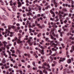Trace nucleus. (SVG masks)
Wrapping results in <instances>:
<instances>
[{
  "label": "nucleus",
  "mask_w": 74,
  "mask_h": 74,
  "mask_svg": "<svg viewBox=\"0 0 74 74\" xmlns=\"http://www.w3.org/2000/svg\"><path fill=\"white\" fill-rule=\"evenodd\" d=\"M50 36H51L50 38L52 40H53L55 41V43H57V44H59V42H58L57 41H56V38H54L53 36L51 34H50L49 35ZM57 45H58V44H57Z\"/></svg>",
  "instance_id": "obj_1"
},
{
  "label": "nucleus",
  "mask_w": 74,
  "mask_h": 74,
  "mask_svg": "<svg viewBox=\"0 0 74 74\" xmlns=\"http://www.w3.org/2000/svg\"><path fill=\"white\" fill-rule=\"evenodd\" d=\"M45 6H46V7L45 8L46 10H48V8H50V5H49V3H46L45 4Z\"/></svg>",
  "instance_id": "obj_2"
},
{
  "label": "nucleus",
  "mask_w": 74,
  "mask_h": 74,
  "mask_svg": "<svg viewBox=\"0 0 74 74\" xmlns=\"http://www.w3.org/2000/svg\"><path fill=\"white\" fill-rule=\"evenodd\" d=\"M51 3H53L55 4V7H58V3L56 2V0H52Z\"/></svg>",
  "instance_id": "obj_3"
},
{
  "label": "nucleus",
  "mask_w": 74,
  "mask_h": 74,
  "mask_svg": "<svg viewBox=\"0 0 74 74\" xmlns=\"http://www.w3.org/2000/svg\"><path fill=\"white\" fill-rule=\"evenodd\" d=\"M18 5L17 6L19 8V7H21L22 5V4L21 3V2H17Z\"/></svg>",
  "instance_id": "obj_4"
},
{
  "label": "nucleus",
  "mask_w": 74,
  "mask_h": 74,
  "mask_svg": "<svg viewBox=\"0 0 74 74\" xmlns=\"http://www.w3.org/2000/svg\"><path fill=\"white\" fill-rule=\"evenodd\" d=\"M1 25L2 26H3L4 27V28L5 29H6L7 28V26H5V24L4 23H2L1 24Z\"/></svg>",
  "instance_id": "obj_5"
},
{
  "label": "nucleus",
  "mask_w": 74,
  "mask_h": 74,
  "mask_svg": "<svg viewBox=\"0 0 74 74\" xmlns=\"http://www.w3.org/2000/svg\"><path fill=\"white\" fill-rule=\"evenodd\" d=\"M71 60L70 59H68L67 60V63L69 64H70V63H71Z\"/></svg>",
  "instance_id": "obj_6"
},
{
  "label": "nucleus",
  "mask_w": 74,
  "mask_h": 74,
  "mask_svg": "<svg viewBox=\"0 0 74 74\" xmlns=\"http://www.w3.org/2000/svg\"><path fill=\"white\" fill-rule=\"evenodd\" d=\"M44 65L45 66H47L48 68H50V66H49V65L48 64H47V62L45 63H44Z\"/></svg>",
  "instance_id": "obj_7"
},
{
  "label": "nucleus",
  "mask_w": 74,
  "mask_h": 74,
  "mask_svg": "<svg viewBox=\"0 0 74 74\" xmlns=\"http://www.w3.org/2000/svg\"><path fill=\"white\" fill-rule=\"evenodd\" d=\"M31 23H30L29 22V21L27 20V23H26V25H29V26H31L30 25Z\"/></svg>",
  "instance_id": "obj_8"
},
{
  "label": "nucleus",
  "mask_w": 74,
  "mask_h": 74,
  "mask_svg": "<svg viewBox=\"0 0 74 74\" xmlns=\"http://www.w3.org/2000/svg\"><path fill=\"white\" fill-rule=\"evenodd\" d=\"M74 50V45H72V49L70 51V52L71 53H72L73 52V51Z\"/></svg>",
  "instance_id": "obj_9"
},
{
  "label": "nucleus",
  "mask_w": 74,
  "mask_h": 74,
  "mask_svg": "<svg viewBox=\"0 0 74 74\" xmlns=\"http://www.w3.org/2000/svg\"><path fill=\"white\" fill-rule=\"evenodd\" d=\"M10 31L8 29H5V33H10Z\"/></svg>",
  "instance_id": "obj_10"
},
{
  "label": "nucleus",
  "mask_w": 74,
  "mask_h": 74,
  "mask_svg": "<svg viewBox=\"0 0 74 74\" xmlns=\"http://www.w3.org/2000/svg\"><path fill=\"white\" fill-rule=\"evenodd\" d=\"M10 34L9 35L10 37H13V32H10Z\"/></svg>",
  "instance_id": "obj_11"
},
{
  "label": "nucleus",
  "mask_w": 74,
  "mask_h": 74,
  "mask_svg": "<svg viewBox=\"0 0 74 74\" xmlns=\"http://www.w3.org/2000/svg\"><path fill=\"white\" fill-rule=\"evenodd\" d=\"M62 6H63V7H67V6H68V5L67 4H64V3H63L62 4Z\"/></svg>",
  "instance_id": "obj_12"
},
{
  "label": "nucleus",
  "mask_w": 74,
  "mask_h": 74,
  "mask_svg": "<svg viewBox=\"0 0 74 74\" xmlns=\"http://www.w3.org/2000/svg\"><path fill=\"white\" fill-rule=\"evenodd\" d=\"M55 11V9H53L52 10H50V13H51V14H53V11Z\"/></svg>",
  "instance_id": "obj_13"
},
{
  "label": "nucleus",
  "mask_w": 74,
  "mask_h": 74,
  "mask_svg": "<svg viewBox=\"0 0 74 74\" xmlns=\"http://www.w3.org/2000/svg\"><path fill=\"white\" fill-rule=\"evenodd\" d=\"M51 50L52 51H57L56 49H55L54 48H52L51 49Z\"/></svg>",
  "instance_id": "obj_14"
},
{
  "label": "nucleus",
  "mask_w": 74,
  "mask_h": 74,
  "mask_svg": "<svg viewBox=\"0 0 74 74\" xmlns=\"http://www.w3.org/2000/svg\"><path fill=\"white\" fill-rule=\"evenodd\" d=\"M61 45L62 48H64L65 47V45L63 43L61 44Z\"/></svg>",
  "instance_id": "obj_15"
},
{
  "label": "nucleus",
  "mask_w": 74,
  "mask_h": 74,
  "mask_svg": "<svg viewBox=\"0 0 74 74\" xmlns=\"http://www.w3.org/2000/svg\"><path fill=\"white\" fill-rule=\"evenodd\" d=\"M3 43L4 44V45H7V42L5 41H3Z\"/></svg>",
  "instance_id": "obj_16"
},
{
  "label": "nucleus",
  "mask_w": 74,
  "mask_h": 74,
  "mask_svg": "<svg viewBox=\"0 0 74 74\" xmlns=\"http://www.w3.org/2000/svg\"><path fill=\"white\" fill-rule=\"evenodd\" d=\"M29 7H32V8H33V7H35V5L34 4H33L32 5H29Z\"/></svg>",
  "instance_id": "obj_17"
},
{
  "label": "nucleus",
  "mask_w": 74,
  "mask_h": 74,
  "mask_svg": "<svg viewBox=\"0 0 74 74\" xmlns=\"http://www.w3.org/2000/svg\"><path fill=\"white\" fill-rule=\"evenodd\" d=\"M8 27V29H9L8 30H11V29L12 28L11 26V25H9Z\"/></svg>",
  "instance_id": "obj_18"
},
{
  "label": "nucleus",
  "mask_w": 74,
  "mask_h": 74,
  "mask_svg": "<svg viewBox=\"0 0 74 74\" xmlns=\"http://www.w3.org/2000/svg\"><path fill=\"white\" fill-rule=\"evenodd\" d=\"M6 48L8 50L9 49H10V46H9V45H8L6 46Z\"/></svg>",
  "instance_id": "obj_19"
},
{
  "label": "nucleus",
  "mask_w": 74,
  "mask_h": 74,
  "mask_svg": "<svg viewBox=\"0 0 74 74\" xmlns=\"http://www.w3.org/2000/svg\"><path fill=\"white\" fill-rule=\"evenodd\" d=\"M5 62H6V61L5 60H3L2 61L3 63V64H4V63H5Z\"/></svg>",
  "instance_id": "obj_20"
},
{
  "label": "nucleus",
  "mask_w": 74,
  "mask_h": 74,
  "mask_svg": "<svg viewBox=\"0 0 74 74\" xmlns=\"http://www.w3.org/2000/svg\"><path fill=\"white\" fill-rule=\"evenodd\" d=\"M14 32H18V29H15L14 30Z\"/></svg>",
  "instance_id": "obj_21"
},
{
  "label": "nucleus",
  "mask_w": 74,
  "mask_h": 74,
  "mask_svg": "<svg viewBox=\"0 0 74 74\" xmlns=\"http://www.w3.org/2000/svg\"><path fill=\"white\" fill-rule=\"evenodd\" d=\"M11 27L12 28V29H15V27L14 25H12L11 26Z\"/></svg>",
  "instance_id": "obj_22"
},
{
  "label": "nucleus",
  "mask_w": 74,
  "mask_h": 74,
  "mask_svg": "<svg viewBox=\"0 0 74 74\" xmlns=\"http://www.w3.org/2000/svg\"><path fill=\"white\" fill-rule=\"evenodd\" d=\"M44 50H42V52H41V53L42 55H44Z\"/></svg>",
  "instance_id": "obj_23"
},
{
  "label": "nucleus",
  "mask_w": 74,
  "mask_h": 74,
  "mask_svg": "<svg viewBox=\"0 0 74 74\" xmlns=\"http://www.w3.org/2000/svg\"><path fill=\"white\" fill-rule=\"evenodd\" d=\"M13 5H14V7H15V5H16V2L13 3Z\"/></svg>",
  "instance_id": "obj_24"
},
{
  "label": "nucleus",
  "mask_w": 74,
  "mask_h": 74,
  "mask_svg": "<svg viewBox=\"0 0 74 74\" xmlns=\"http://www.w3.org/2000/svg\"><path fill=\"white\" fill-rule=\"evenodd\" d=\"M42 69H43L44 70H45L46 69V67H45V66H42Z\"/></svg>",
  "instance_id": "obj_25"
},
{
  "label": "nucleus",
  "mask_w": 74,
  "mask_h": 74,
  "mask_svg": "<svg viewBox=\"0 0 74 74\" xmlns=\"http://www.w3.org/2000/svg\"><path fill=\"white\" fill-rule=\"evenodd\" d=\"M59 21V18H57V19H56V20H55L54 21L55 22H58Z\"/></svg>",
  "instance_id": "obj_26"
},
{
  "label": "nucleus",
  "mask_w": 74,
  "mask_h": 74,
  "mask_svg": "<svg viewBox=\"0 0 74 74\" xmlns=\"http://www.w3.org/2000/svg\"><path fill=\"white\" fill-rule=\"evenodd\" d=\"M37 0H35V1H34V3L35 4V3H37Z\"/></svg>",
  "instance_id": "obj_27"
},
{
  "label": "nucleus",
  "mask_w": 74,
  "mask_h": 74,
  "mask_svg": "<svg viewBox=\"0 0 74 74\" xmlns=\"http://www.w3.org/2000/svg\"><path fill=\"white\" fill-rule=\"evenodd\" d=\"M53 72L54 73V74H58V72H57L56 71H55Z\"/></svg>",
  "instance_id": "obj_28"
},
{
  "label": "nucleus",
  "mask_w": 74,
  "mask_h": 74,
  "mask_svg": "<svg viewBox=\"0 0 74 74\" xmlns=\"http://www.w3.org/2000/svg\"><path fill=\"white\" fill-rule=\"evenodd\" d=\"M13 67L14 68H16V69H18V67L16 66H14Z\"/></svg>",
  "instance_id": "obj_29"
},
{
  "label": "nucleus",
  "mask_w": 74,
  "mask_h": 74,
  "mask_svg": "<svg viewBox=\"0 0 74 74\" xmlns=\"http://www.w3.org/2000/svg\"><path fill=\"white\" fill-rule=\"evenodd\" d=\"M25 2L26 3H29V1L28 0H26Z\"/></svg>",
  "instance_id": "obj_30"
},
{
  "label": "nucleus",
  "mask_w": 74,
  "mask_h": 74,
  "mask_svg": "<svg viewBox=\"0 0 74 74\" xmlns=\"http://www.w3.org/2000/svg\"><path fill=\"white\" fill-rule=\"evenodd\" d=\"M53 64H57V63L56 62V61H53Z\"/></svg>",
  "instance_id": "obj_31"
},
{
  "label": "nucleus",
  "mask_w": 74,
  "mask_h": 74,
  "mask_svg": "<svg viewBox=\"0 0 74 74\" xmlns=\"http://www.w3.org/2000/svg\"><path fill=\"white\" fill-rule=\"evenodd\" d=\"M66 60V58H63L62 59V62H64V60Z\"/></svg>",
  "instance_id": "obj_32"
},
{
  "label": "nucleus",
  "mask_w": 74,
  "mask_h": 74,
  "mask_svg": "<svg viewBox=\"0 0 74 74\" xmlns=\"http://www.w3.org/2000/svg\"><path fill=\"white\" fill-rule=\"evenodd\" d=\"M35 64H36V62H32V64L34 65V66H35Z\"/></svg>",
  "instance_id": "obj_33"
},
{
  "label": "nucleus",
  "mask_w": 74,
  "mask_h": 74,
  "mask_svg": "<svg viewBox=\"0 0 74 74\" xmlns=\"http://www.w3.org/2000/svg\"><path fill=\"white\" fill-rule=\"evenodd\" d=\"M67 21L66 20H65L64 21V23H67Z\"/></svg>",
  "instance_id": "obj_34"
},
{
  "label": "nucleus",
  "mask_w": 74,
  "mask_h": 74,
  "mask_svg": "<svg viewBox=\"0 0 74 74\" xmlns=\"http://www.w3.org/2000/svg\"><path fill=\"white\" fill-rule=\"evenodd\" d=\"M71 34V33H70V32H69L68 33H67V36H69V35H70Z\"/></svg>",
  "instance_id": "obj_35"
},
{
  "label": "nucleus",
  "mask_w": 74,
  "mask_h": 74,
  "mask_svg": "<svg viewBox=\"0 0 74 74\" xmlns=\"http://www.w3.org/2000/svg\"><path fill=\"white\" fill-rule=\"evenodd\" d=\"M2 30V31H3L4 30V29L3 28H0V33L1 32V31Z\"/></svg>",
  "instance_id": "obj_36"
},
{
  "label": "nucleus",
  "mask_w": 74,
  "mask_h": 74,
  "mask_svg": "<svg viewBox=\"0 0 74 74\" xmlns=\"http://www.w3.org/2000/svg\"><path fill=\"white\" fill-rule=\"evenodd\" d=\"M33 18L34 19H36V18H37V16H33Z\"/></svg>",
  "instance_id": "obj_37"
},
{
  "label": "nucleus",
  "mask_w": 74,
  "mask_h": 74,
  "mask_svg": "<svg viewBox=\"0 0 74 74\" xmlns=\"http://www.w3.org/2000/svg\"><path fill=\"white\" fill-rule=\"evenodd\" d=\"M61 68L60 69V70H62V69H63V66L62 65H61Z\"/></svg>",
  "instance_id": "obj_38"
},
{
  "label": "nucleus",
  "mask_w": 74,
  "mask_h": 74,
  "mask_svg": "<svg viewBox=\"0 0 74 74\" xmlns=\"http://www.w3.org/2000/svg\"><path fill=\"white\" fill-rule=\"evenodd\" d=\"M27 42H28V44L30 43V40H28Z\"/></svg>",
  "instance_id": "obj_39"
},
{
  "label": "nucleus",
  "mask_w": 74,
  "mask_h": 74,
  "mask_svg": "<svg viewBox=\"0 0 74 74\" xmlns=\"http://www.w3.org/2000/svg\"><path fill=\"white\" fill-rule=\"evenodd\" d=\"M60 36L61 37H62V34H63V33H62V32H60Z\"/></svg>",
  "instance_id": "obj_40"
},
{
  "label": "nucleus",
  "mask_w": 74,
  "mask_h": 74,
  "mask_svg": "<svg viewBox=\"0 0 74 74\" xmlns=\"http://www.w3.org/2000/svg\"><path fill=\"white\" fill-rule=\"evenodd\" d=\"M44 14L45 15V13H44L43 14H42L41 15V16L42 17L44 16Z\"/></svg>",
  "instance_id": "obj_41"
},
{
  "label": "nucleus",
  "mask_w": 74,
  "mask_h": 74,
  "mask_svg": "<svg viewBox=\"0 0 74 74\" xmlns=\"http://www.w3.org/2000/svg\"><path fill=\"white\" fill-rule=\"evenodd\" d=\"M71 15H72V14L71 13H69V17H71Z\"/></svg>",
  "instance_id": "obj_42"
},
{
  "label": "nucleus",
  "mask_w": 74,
  "mask_h": 74,
  "mask_svg": "<svg viewBox=\"0 0 74 74\" xmlns=\"http://www.w3.org/2000/svg\"><path fill=\"white\" fill-rule=\"evenodd\" d=\"M69 47V46L68 45H67V47H66V51H67V49H68V47Z\"/></svg>",
  "instance_id": "obj_43"
},
{
  "label": "nucleus",
  "mask_w": 74,
  "mask_h": 74,
  "mask_svg": "<svg viewBox=\"0 0 74 74\" xmlns=\"http://www.w3.org/2000/svg\"><path fill=\"white\" fill-rule=\"evenodd\" d=\"M23 17H25V16H26V14H23Z\"/></svg>",
  "instance_id": "obj_44"
},
{
  "label": "nucleus",
  "mask_w": 74,
  "mask_h": 74,
  "mask_svg": "<svg viewBox=\"0 0 74 74\" xmlns=\"http://www.w3.org/2000/svg\"><path fill=\"white\" fill-rule=\"evenodd\" d=\"M5 69H8L9 68V66H5Z\"/></svg>",
  "instance_id": "obj_45"
},
{
  "label": "nucleus",
  "mask_w": 74,
  "mask_h": 74,
  "mask_svg": "<svg viewBox=\"0 0 74 74\" xmlns=\"http://www.w3.org/2000/svg\"><path fill=\"white\" fill-rule=\"evenodd\" d=\"M49 51L50 52V54H51V53H52V50H50Z\"/></svg>",
  "instance_id": "obj_46"
},
{
  "label": "nucleus",
  "mask_w": 74,
  "mask_h": 74,
  "mask_svg": "<svg viewBox=\"0 0 74 74\" xmlns=\"http://www.w3.org/2000/svg\"><path fill=\"white\" fill-rule=\"evenodd\" d=\"M15 41H18V38L17 37H16L15 38Z\"/></svg>",
  "instance_id": "obj_47"
},
{
  "label": "nucleus",
  "mask_w": 74,
  "mask_h": 74,
  "mask_svg": "<svg viewBox=\"0 0 74 74\" xmlns=\"http://www.w3.org/2000/svg\"><path fill=\"white\" fill-rule=\"evenodd\" d=\"M28 40V38H24V40Z\"/></svg>",
  "instance_id": "obj_48"
},
{
  "label": "nucleus",
  "mask_w": 74,
  "mask_h": 74,
  "mask_svg": "<svg viewBox=\"0 0 74 74\" xmlns=\"http://www.w3.org/2000/svg\"><path fill=\"white\" fill-rule=\"evenodd\" d=\"M69 39L70 40H73V38L71 36L69 38Z\"/></svg>",
  "instance_id": "obj_49"
},
{
  "label": "nucleus",
  "mask_w": 74,
  "mask_h": 74,
  "mask_svg": "<svg viewBox=\"0 0 74 74\" xmlns=\"http://www.w3.org/2000/svg\"><path fill=\"white\" fill-rule=\"evenodd\" d=\"M16 26H17L19 27V26H20V24L19 23H17L16 24Z\"/></svg>",
  "instance_id": "obj_50"
},
{
  "label": "nucleus",
  "mask_w": 74,
  "mask_h": 74,
  "mask_svg": "<svg viewBox=\"0 0 74 74\" xmlns=\"http://www.w3.org/2000/svg\"><path fill=\"white\" fill-rule=\"evenodd\" d=\"M35 25H37V21H36L35 22Z\"/></svg>",
  "instance_id": "obj_51"
},
{
  "label": "nucleus",
  "mask_w": 74,
  "mask_h": 74,
  "mask_svg": "<svg viewBox=\"0 0 74 74\" xmlns=\"http://www.w3.org/2000/svg\"><path fill=\"white\" fill-rule=\"evenodd\" d=\"M25 60H21V62H22V63H24V62H25Z\"/></svg>",
  "instance_id": "obj_52"
},
{
  "label": "nucleus",
  "mask_w": 74,
  "mask_h": 74,
  "mask_svg": "<svg viewBox=\"0 0 74 74\" xmlns=\"http://www.w3.org/2000/svg\"><path fill=\"white\" fill-rule=\"evenodd\" d=\"M52 71H53V72H54V71H55V68H52Z\"/></svg>",
  "instance_id": "obj_53"
},
{
  "label": "nucleus",
  "mask_w": 74,
  "mask_h": 74,
  "mask_svg": "<svg viewBox=\"0 0 74 74\" xmlns=\"http://www.w3.org/2000/svg\"><path fill=\"white\" fill-rule=\"evenodd\" d=\"M53 14L52 16L53 17H55V13H53Z\"/></svg>",
  "instance_id": "obj_54"
},
{
  "label": "nucleus",
  "mask_w": 74,
  "mask_h": 74,
  "mask_svg": "<svg viewBox=\"0 0 74 74\" xmlns=\"http://www.w3.org/2000/svg\"><path fill=\"white\" fill-rule=\"evenodd\" d=\"M25 8H25V7L24 6H23L22 7V9L23 10H25Z\"/></svg>",
  "instance_id": "obj_55"
},
{
  "label": "nucleus",
  "mask_w": 74,
  "mask_h": 74,
  "mask_svg": "<svg viewBox=\"0 0 74 74\" xmlns=\"http://www.w3.org/2000/svg\"><path fill=\"white\" fill-rule=\"evenodd\" d=\"M53 42H54V41H51L50 43L51 44H52V43H53Z\"/></svg>",
  "instance_id": "obj_56"
},
{
  "label": "nucleus",
  "mask_w": 74,
  "mask_h": 74,
  "mask_svg": "<svg viewBox=\"0 0 74 74\" xmlns=\"http://www.w3.org/2000/svg\"><path fill=\"white\" fill-rule=\"evenodd\" d=\"M50 20L51 21H53V19L52 18H50Z\"/></svg>",
  "instance_id": "obj_57"
},
{
  "label": "nucleus",
  "mask_w": 74,
  "mask_h": 74,
  "mask_svg": "<svg viewBox=\"0 0 74 74\" xmlns=\"http://www.w3.org/2000/svg\"><path fill=\"white\" fill-rule=\"evenodd\" d=\"M3 74H5L6 72L5 71H3Z\"/></svg>",
  "instance_id": "obj_58"
},
{
  "label": "nucleus",
  "mask_w": 74,
  "mask_h": 74,
  "mask_svg": "<svg viewBox=\"0 0 74 74\" xmlns=\"http://www.w3.org/2000/svg\"><path fill=\"white\" fill-rule=\"evenodd\" d=\"M39 19H40V20H41V21H42V19L43 18L42 17H40L39 18Z\"/></svg>",
  "instance_id": "obj_59"
},
{
  "label": "nucleus",
  "mask_w": 74,
  "mask_h": 74,
  "mask_svg": "<svg viewBox=\"0 0 74 74\" xmlns=\"http://www.w3.org/2000/svg\"><path fill=\"white\" fill-rule=\"evenodd\" d=\"M28 13L30 15H32V14L31 13V12H29Z\"/></svg>",
  "instance_id": "obj_60"
},
{
  "label": "nucleus",
  "mask_w": 74,
  "mask_h": 74,
  "mask_svg": "<svg viewBox=\"0 0 74 74\" xmlns=\"http://www.w3.org/2000/svg\"><path fill=\"white\" fill-rule=\"evenodd\" d=\"M29 44L30 45H33V43H31L30 42V43H29Z\"/></svg>",
  "instance_id": "obj_61"
},
{
  "label": "nucleus",
  "mask_w": 74,
  "mask_h": 74,
  "mask_svg": "<svg viewBox=\"0 0 74 74\" xmlns=\"http://www.w3.org/2000/svg\"><path fill=\"white\" fill-rule=\"evenodd\" d=\"M27 56H28V58H30V55L29 54H28L27 55Z\"/></svg>",
  "instance_id": "obj_62"
},
{
  "label": "nucleus",
  "mask_w": 74,
  "mask_h": 74,
  "mask_svg": "<svg viewBox=\"0 0 74 74\" xmlns=\"http://www.w3.org/2000/svg\"><path fill=\"white\" fill-rule=\"evenodd\" d=\"M45 45H49V43H46Z\"/></svg>",
  "instance_id": "obj_63"
},
{
  "label": "nucleus",
  "mask_w": 74,
  "mask_h": 74,
  "mask_svg": "<svg viewBox=\"0 0 74 74\" xmlns=\"http://www.w3.org/2000/svg\"><path fill=\"white\" fill-rule=\"evenodd\" d=\"M24 55V56H27V54L26 53H25Z\"/></svg>",
  "instance_id": "obj_64"
}]
</instances>
